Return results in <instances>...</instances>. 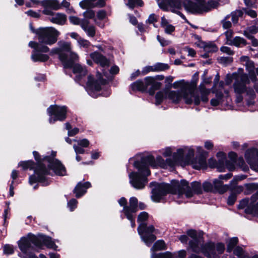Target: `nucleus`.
<instances>
[{
  "label": "nucleus",
  "instance_id": "7",
  "mask_svg": "<svg viewBox=\"0 0 258 258\" xmlns=\"http://www.w3.org/2000/svg\"><path fill=\"white\" fill-rule=\"evenodd\" d=\"M32 244L39 248L41 247L42 245L54 249H56L57 248V246L49 237L45 235L37 237L31 233H29L27 237H22L18 242L19 247L23 253V255L21 256L22 258H37L32 252Z\"/></svg>",
  "mask_w": 258,
  "mask_h": 258
},
{
  "label": "nucleus",
  "instance_id": "12",
  "mask_svg": "<svg viewBox=\"0 0 258 258\" xmlns=\"http://www.w3.org/2000/svg\"><path fill=\"white\" fill-rule=\"evenodd\" d=\"M161 83L156 81L155 79L152 77H147L145 78L144 81L139 80L133 83L130 85L131 89L133 91H146L148 90V93L150 95H153L155 91L160 88Z\"/></svg>",
  "mask_w": 258,
  "mask_h": 258
},
{
  "label": "nucleus",
  "instance_id": "3",
  "mask_svg": "<svg viewBox=\"0 0 258 258\" xmlns=\"http://www.w3.org/2000/svg\"><path fill=\"white\" fill-rule=\"evenodd\" d=\"M152 187L151 199L155 202H160L168 193L172 194L174 199L178 203H186L195 194L202 192L201 183L194 181L190 186L185 180H173L172 184L165 183H158L156 182L150 183Z\"/></svg>",
  "mask_w": 258,
  "mask_h": 258
},
{
  "label": "nucleus",
  "instance_id": "14",
  "mask_svg": "<svg viewBox=\"0 0 258 258\" xmlns=\"http://www.w3.org/2000/svg\"><path fill=\"white\" fill-rule=\"evenodd\" d=\"M29 46L33 50L32 52L31 58L34 62H46L49 56L46 53L49 52V48L46 45H41L38 43L31 41L29 43Z\"/></svg>",
  "mask_w": 258,
  "mask_h": 258
},
{
  "label": "nucleus",
  "instance_id": "15",
  "mask_svg": "<svg viewBox=\"0 0 258 258\" xmlns=\"http://www.w3.org/2000/svg\"><path fill=\"white\" fill-rule=\"evenodd\" d=\"M238 209H243L246 214L253 216L258 215V191L250 199L242 200L238 205Z\"/></svg>",
  "mask_w": 258,
  "mask_h": 258
},
{
  "label": "nucleus",
  "instance_id": "29",
  "mask_svg": "<svg viewBox=\"0 0 258 258\" xmlns=\"http://www.w3.org/2000/svg\"><path fill=\"white\" fill-rule=\"evenodd\" d=\"M43 7H49L53 10H58L61 9V5L58 0H43L42 1Z\"/></svg>",
  "mask_w": 258,
  "mask_h": 258
},
{
  "label": "nucleus",
  "instance_id": "8",
  "mask_svg": "<svg viewBox=\"0 0 258 258\" xmlns=\"http://www.w3.org/2000/svg\"><path fill=\"white\" fill-rule=\"evenodd\" d=\"M96 77L94 80L91 76L88 77L86 88L88 93L93 98H97L100 95L109 96L111 92L106 85L108 81L112 79V76L103 70L102 74L98 73Z\"/></svg>",
  "mask_w": 258,
  "mask_h": 258
},
{
  "label": "nucleus",
  "instance_id": "53",
  "mask_svg": "<svg viewBox=\"0 0 258 258\" xmlns=\"http://www.w3.org/2000/svg\"><path fill=\"white\" fill-rule=\"evenodd\" d=\"M78 43L80 47L84 48H88L90 45V42L88 40L82 38L78 40Z\"/></svg>",
  "mask_w": 258,
  "mask_h": 258
},
{
  "label": "nucleus",
  "instance_id": "31",
  "mask_svg": "<svg viewBox=\"0 0 258 258\" xmlns=\"http://www.w3.org/2000/svg\"><path fill=\"white\" fill-rule=\"evenodd\" d=\"M228 157L230 161H227L226 163V166L227 168L230 171L234 169V163L237 159V154L233 152H230L228 154Z\"/></svg>",
  "mask_w": 258,
  "mask_h": 258
},
{
  "label": "nucleus",
  "instance_id": "63",
  "mask_svg": "<svg viewBox=\"0 0 258 258\" xmlns=\"http://www.w3.org/2000/svg\"><path fill=\"white\" fill-rule=\"evenodd\" d=\"M157 39L162 46H167L170 43L169 41L166 40L163 38H161L159 35L157 36Z\"/></svg>",
  "mask_w": 258,
  "mask_h": 258
},
{
  "label": "nucleus",
  "instance_id": "52",
  "mask_svg": "<svg viewBox=\"0 0 258 258\" xmlns=\"http://www.w3.org/2000/svg\"><path fill=\"white\" fill-rule=\"evenodd\" d=\"M70 22L74 25H79L81 26V23L84 19H80L75 16H71L69 17Z\"/></svg>",
  "mask_w": 258,
  "mask_h": 258
},
{
  "label": "nucleus",
  "instance_id": "32",
  "mask_svg": "<svg viewBox=\"0 0 258 258\" xmlns=\"http://www.w3.org/2000/svg\"><path fill=\"white\" fill-rule=\"evenodd\" d=\"M166 98H167V90H163L158 92L155 95V104L157 105L160 104Z\"/></svg>",
  "mask_w": 258,
  "mask_h": 258
},
{
  "label": "nucleus",
  "instance_id": "61",
  "mask_svg": "<svg viewBox=\"0 0 258 258\" xmlns=\"http://www.w3.org/2000/svg\"><path fill=\"white\" fill-rule=\"evenodd\" d=\"M163 28L164 29L165 33L169 34H171V33L175 30V27L171 24L165 25Z\"/></svg>",
  "mask_w": 258,
  "mask_h": 258
},
{
  "label": "nucleus",
  "instance_id": "6",
  "mask_svg": "<svg viewBox=\"0 0 258 258\" xmlns=\"http://www.w3.org/2000/svg\"><path fill=\"white\" fill-rule=\"evenodd\" d=\"M187 233L193 239L189 242V245L195 252H201L206 256L211 258L216 255V251L218 254H221L225 250V245L222 243H218L216 245L211 242L204 244L202 234L195 230H188Z\"/></svg>",
  "mask_w": 258,
  "mask_h": 258
},
{
  "label": "nucleus",
  "instance_id": "33",
  "mask_svg": "<svg viewBox=\"0 0 258 258\" xmlns=\"http://www.w3.org/2000/svg\"><path fill=\"white\" fill-rule=\"evenodd\" d=\"M201 47L207 52H214L217 51L218 48L216 45L212 42H202Z\"/></svg>",
  "mask_w": 258,
  "mask_h": 258
},
{
  "label": "nucleus",
  "instance_id": "56",
  "mask_svg": "<svg viewBox=\"0 0 258 258\" xmlns=\"http://www.w3.org/2000/svg\"><path fill=\"white\" fill-rule=\"evenodd\" d=\"M229 18L230 16L228 15L222 21L223 27L224 29H229L231 27V23L229 21L227 20Z\"/></svg>",
  "mask_w": 258,
  "mask_h": 258
},
{
  "label": "nucleus",
  "instance_id": "26",
  "mask_svg": "<svg viewBox=\"0 0 258 258\" xmlns=\"http://www.w3.org/2000/svg\"><path fill=\"white\" fill-rule=\"evenodd\" d=\"M213 187L214 191H217L220 194H223L229 189V184L224 185L223 182L219 178L215 179L213 182Z\"/></svg>",
  "mask_w": 258,
  "mask_h": 258
},
{
  "label": "nucleus",
  "instance_id": "27",
  "mask_svg": "<svg viewBox=\"0 0 258 258\" xmlns=\"http://www.w3.org/2000/svg\"><path fill=\"white\" fill-rule=\"evenodd\" d=\"M241 63L245 66L249 74L254 73L255 67L254 62L247 56H242L240 58Z\"/></svg>",
  "mask_w": 258,
  "mask_h": 258
},
{
  "label": "nucleus",
  "instance_id": "35",
  "mask_svg": "<svg viewBox=\"0 0 258 258\" xmlns=\"http://www.w3.org/2000/svg\"><path fill=\"white\" fill-rule=\"evenodd\" d=\"M246 44V41L244 39L240 37L236 36L233 39L232 44H229V45H234L240 47L245 46Z\"/></svg>",
  "mask_w": 258,
  "mask_h": 258
},
{
  "label": "nucleus",
  "instance_id": "43",
  "mask_svg": "<svg viewBox=\"0 0 258 258\" xmlns=\"http://www.w3.org/2000/svg\"><path fill=\"white\" fill-rule=\"evenodd\" d=\"M242 15V13L241 11H236L231 13L230 15H229L230 17H231V20L233 23H236L238 22V18L241 17Z\"/></svg>",
  "mask_w": 258,
  "mask_h": 258
},
{
  "label": "nucleus",
  "instance_id": "59",
  "mask_svg": "<svg viewBox=\"0 0 258 258\" xmlns=\"http://www.w3.org/2000/svg\"><path fill=\"white\" fill-rule=\"evenodd\" d=\"M244 35L248 38V39L252 40V45L253 46H257L258 45V41L256 39L253 38V37L249 34L248 33H247L246 31L244 32Z\"/></svg>",
  "mask_w": 258,
  "mask_h": 258
},
{
  "label": "nucleus",
  "instance_id": "4",
  "mask_svg": "<svg viewBox=\"0 0 258 258\" xmlns=\"http://www.w3.org/2000/svg\"><path fill=\"white\" fill-rule=\"evenodd\" d=\"M173 88H180V91H167V98L174 103L179 102L182 98H183L185 103L199 105L201 100L204 103L208 101V96L210 92L209 89H206L202 84L199 86L201 93V99L196 92L197 82L196 81L187 82L184 80L174 82Z\"/></svg>",
  "mask_w": 258,
  "mask_h": 258
},
{
  "label": "nucleus",
  "instance_id": "45",
  "mask_svg": "<svg viewBox=\"0 0 258 258\" xmlns=\"http://www.w3.org/2000/svg\"><path fill=\"white\" fill-rule=\"evenodd\" d=\"M173 150V149L172 147H168L160 150V152L163 156L167 157L171 156Z\"/></svg>",
  "mask_w": 258,
  "mask_h": 258
},
{
  "label": "nucleus",
  "instance_id": "30",
  "mask_svg": "<svg viewBox=\"0 0 258 258\" xmlns=\"http://www.w3.org/2000/svg\"><path fill=\"white\" fill-rule=\"evenodd\" d=\"M166 249V245L165 243L163 240H159L157 241L153 245V247L151 249V251L152 252L151 255L153 254H156L155 253L156 251L158 250H162ZM158 253V254H159ZM152 258V256H151Z\"/></svg>",
  "mask_w": 258,
  "mask_h": 258
},
{
  "label": "nucleus",
  "instance_id": "25",
  "mask_svg": "<svg viewBox=\"0 0 258 258\" xmlns=\"http://www.w3.org/2000/svg\"><path fill=\"white\" fill-rule=\"evenodd\" d=\"M81 27L85 32L88 36L93 37L96 34V28L94 26L90 25L88 20L84 19L81 24Z\"/></svg>",
  "mask_w": 258,
  "mask_h": 258
},
{
  "label": "nucleus",
  "instance_id": "20",
  "mask_svg": "<svg viewBox=\"0 0 258 258\" xmlns=\"http://www.w3.org/2000/svg\"><path fill=\"white\" fill-rule=\"evenodd\" d=\"M106 0H83L80 3V6L83 9L91 7H102L105 5Z\"/></svg>",
  "mask_w": 258,
  "mask_h": 258
},
{
  "label": "nucleus",
  "instance_id": "49",
  "mask_svg": "<svg viewBox=\"0 0 258 258\" xmlns=\"http://www.w3.org/2000/svg\"><path fill=\"white\" fill-rule=\"evenodd\" d=\"M246 178V176L244 175H240L236 176L234 178L230 181V185L231 186L236 185L238 181L242 180Z\"/></svg>",
  "mask_w": 258,
  "mask_h": 258
},
{
  "label": "nucleus",
  "instance_id": "10",
  "mask_svg": "<svg viewBox=\"0 0 258 258\" xmlns=\"http://www.w3.org/2000/svg\"><path fill=\"white\" fill-rule=\"evenodd\" d=\"M58 47L52 48L50 52V55L58 54L59 58L63 63L64 68H71L73 63L78 60V54L71 51L70 42L63 40L57 43Z\"/></svg>",
  "mask_w": 258,
  "mask_h": 258
},
{
  "label": "nucleus",
  "instance_id": "40",
  "mask_svg": "<svg viewBox=\"0 0 258 258\" xmlns=\"http://www.w3.org/2000/svg\"><path fill=\"white\" fill-rule=\"evenodd\" d=\"M224 34L225 35V43L226 44L229 45L232 44V41L233 38V32L232 30L229 29L225 32Z\"/></svg>",
  "mask_w": 258,
  "mask_h": 258
},
{
  "label": "nucleus",
  "instance_id": "22",
  "mask_svg": "<svg viewBox=\"0 0 258 258\" xmlns=\"http://www.w3.org/2000/svg\"><path fill=\"white\" fill-rule=\"evenodd\" d=\"M48 20L52 23L62 26L66 23L67 17L64 14L55 13L51 17H49Z\"/></svg>",
  "mask_w": 258,
  "mask_h": 258
},
{
  "label": "nucleus",
  "instance_id": "58",
  "mask_svg": "<svg viewBox=\"0 0 258 258\" xmlns=\"http://www.w3.org/2000/svg\"><path fill=\"white\" fill-rule=\"evenodd\" d=\"M150 72H155L154 66L144 67L142 69V74L143 75H145Z\"/></svg>",
  "mask_w": 258,
  "mask_h": 258
},
{
  "label": "nucleus",
  "instance_id": "54",
  "mask_svg": "<svg viewBox=\"0 0 258 258\" xmlns=\"http://www.w3.org/2000/svg\"><path fill=\"white\" fill-rule=\"evenodd\" d=\"M4 253L6 254H11L14 253L13 246L10 244H6L4 246Z\"/></svg>",
  "mask_w": 258,
  "mask_h": 258
},
{
  "label": "nucleus",
  "instance_id": "1",
  "mask_svg": "<svg viewBox=\"0 0 258 258\" xmlns=\"http://www.w3.org/2000/svg\"><path fill=\"white\" fill-rule=\"evenodd\" d=\"M196 149L201 155L196 158H194L195 150L192 147L184 146L178 149L173 154L172 158H167L166 160L159 155L156 159L152 156H148L142 158L141 162L135 161L134 166L138 169V172H132L128 174L130 183L135 188H143L148 182L147 177L150 174L149 166L153 168H167L174 167L177 164L181 166L190 164L196 169L206 168V159L204 156L205 152L200 146H197Z\"/></svg>",
  "mask_w": 258,
  "mask_h": 258
},
{
  "label": "nucleus",
  "instance_id": "47",
  "mask_svg": "<svg viewBox=\"0 0 258 258\" xmlns=\"http://www.w3.org/2000/svg\"><path fill=\"white\" fill-rule=\"evenodd\" d=\"M203 187L204 190L205 191H207V192L214 191V187H213V183L212 184L211 183H210L208 181H205L203 183Z\"/></svg>",
  "mask_w": 258,
  "mask_h": 258
},
{
  "label": "nucleus",
  "instance_id": "42",
  "mask_svg": "<svg viewBox=\"0 0 258 258\" xmlns=\"http://www.w3.org/2000/svg\"><path fill=\"white\" fill-rule=\"evenodd\" d=\"M155 72L163 71L168 69L169 66L167 64L158 62L154 65Z\"/></svg>",
  "mask_w": 258,
  "mask_h": 258
},
{
  "label": "nucleus",
  "instance_id": "51",
  "mask_svg": "<svg viewBox=\"0 0 258 258\" xmlns=\"http://www.w3.org/2000/svg\"><path fill=\"white\" fill-rule=\"evenodd\" d=\"M77 204L78 201L73 199L68 202V207L71 211H73L77 208Z\"/></svg>",
  "mask_w": 258,
  "mask_h": 258
},
{
  "label": "nucleus",
  "instance_id": "37",
  "mask_svg": "<svg viewBox=\"0 0 258 258\" xmlns=\"http://www.w3.org/2000/svg\"><path fill=\"white\" fill-rule=\"evenodd\" d=\"M245 189L244 190V195H249L255 190L258 189V184L257 183H248L244 184Z\"/></svg>",
  "mask_w": 258,
  "mask_h": 258
},
{
  "label": "nucleus",
  "instance_id": "38",
  "mask_svg": "<svg viewBox=\"0 0 258 258\" xmlns=\"http://www.w3.org/2000/svg\"><path fill=\"white\" fill-rule=\"evenodd\" d=\"M234 168L235 166H239L243 171H246L248 170V166L245 164L242 157H239L234 163Z\"/></svg>",
  "mask_w": 258,
  "mask_h": 258
},
{
  "label": "nucleus",
  "instance_id": "48",
  "mask_svg": "<svg viewBox=\"0 0 258 258\" xmlns=\"http://www.w3.org/2000/svg\"><path fill=\"white\" fill-rule=\"evenodd\" d=\"M83 15L85 17L84 19H93L94 20V18H95V13L91 10H87L84 13Z\"/></svg>",
  "mask_w": 258,
  "mask_h": 258
},
{
  "label": "nucleus",
  "instance_id": "16",
  "mask_svg": "<svg viewBox=\"0 0 258 258\" xmlns=\"http://www.w3.org/2000/svg\"><path fill=\"white\" fill-rule=\"evenodd\" d=\"M47 112L49 116V123H53L57 120L63 121L66 119L67 108L65 106L51 105L47 108Z\"/></svg>",
  "mask_w": 258,
  "mask_h": 258
},
{
  "label": "nucleus",
  "instance_id": "41",
  "mask_svg": "<svg viewBox=\"0 0 258 258\" xmlns=\"http://www.w3.org/2000/svg\"><path fill=\"white\" fill-rule=\"evenodd\" d=\"M126 218L131 221V226L133 228H134L135 225V216L136 214H133L129 213L127 210H125V213H124Z\"/></svg>",
  "mask_w": 258,
  "mask_h": 258
},
{
  "label": "nucleus",
  "instance_id": "11",
  "mask_svg": "<svg viewBox=\"0 0 258 258\" xmlns=\"http://www.w3.org/2000/svg\"><path fill=\"white\" fill-rule=\"evenodd\" d=\"M148 218V214L146 212H142L139 215L138 222L140 225L138 228V232L142 240L148 246H150L155 240L156 237L153 234L155 230L154 226H147L146 221Z\"/></svg>",
  "mask_w": 258,
  "mask_h": 258
},
{
  "label": "nucleus",
  "instance_id": "13",
  "mask_svg": "<svg viewBox=\"0 0 258 258\" xmlns=\"http://www.w3.org/2000/svg\"><path fill=\"white\" fill-rule=\"evenodd\" d=\"M35 34L40 44L51 45L56 42L60 32L54 27H47L37 29Z\"/></svg>",
  "mask_w": 258,
  "mask_h": 258
},
{
  "label": "nucleus",
  "instance_id": "34",
  "mask_svg": "<svg viewBox=\"0 0 258 258\" xmlns=\"http://www.w3.org/2000/svg\"><path fill=\"white\" fill-rule=\"evenodd\" d=\"M233 253L239 258H246L247 253L240 246H237L235 247Z\"/></svg>",
  "mask_w": 258,
  "mask_h": 258
},
{
  "label": "nucleus",
  "instance_id": "39",
  "mask_svg": "<svg viewBox=\"0 0 258 258\" xmlns=\"http://www.w3.org/2000/svg\"><path fill=\"white\" fill-rule=\"evenodd\" d=\"M223 96L221 93H217L216 94V98L211 99V104L212 106H216L220 103H222L223 102Z\"/></svg>",
  "mask_w": 258,
  "mask_h": 258
},
{
  "label": "nucleus",
  "instance_id": "57",
  "mask_svg": "<svg viewBox=\"0 0 258 258\" xmlns=\"http://www.w3.org/2000/svg\"><path fill=\"white\" fill-rule=\"evenodd\" d=\"M220 50L225 53H226L229 55H232L234 54V51L228 46H222L220 48Z\"/></svg>",
  "mask_w": 258,
  "mask_h": 258
},
{
  "label": "nucleus",
  "instance_id": "19",
  "mask_svg": "<svg viewBox=\"0 0 258 258\" xmlns=\"http://www.w3.org/2000/svg\"><path fill=\"white\" fill-rule=\"evenodd\" d=\"M90 56L95 63L102 68H108L110 64V61L108 59L97 51L90 53Z\"/></svg>",
  "mask_w": 258,
  "mask_h": 258
},
{
  "label": "nucleus",
  "instance_id": "55",
  "mask_svg": "<svg viewBox=\"0 0 258 258\" xmlns=\"http://www.w3.org/2000/svg\"><path fill=\"white\" fill-rule=\"evenodd\" d=\"M74 141L77 142L78 145L82 147H87L89 145V141L86 139L81 140H74Z\"/></svg>",
  "mask_w": 258,
  "mask_h": 258
},
{
  "label": "nucleus",
  "instance_id": "44",
  "mask_svg": "<svg viewBox=\"0 0 258 258\" xmlns=\"http://www.w3.org/2000/svg\"><path fill=\"white\" fill-rule=\"evenodd\" d=\"M229 189L236 194H240L244 190V187L241 185H237L236 184L234 185H233V186H231L230 185V183L229 184Z\"/></svg>",
  "mask_w": 258,
  "mask_h": 258
},
{
  "label": "nucleus",
  "instance_id": "50",
  "mask_svg": "<svg viewBox=\"0 0 258 258\" xmlns=\"http://www.w3.org/2000/svg\"><path fill=\"white\" fill-rule=\"evenodd\" d=\"M60 5H61V8L62 7H64V8H66L67 9V12L68 13H74V9H73V8H70V4L69 2L66 1V0H63L61 3H60Z\"/></svg>",
  "mask_w": 258,
  "mask_h": 258
},
{
  "label": "nucleus",
  "instance_id": "2",
  "mask_svg": "<svg viewBox=\"0 0 258 258\" xmlns=\"http://www.w3.org/2000/svg\"><path fill=\"white\" fill-rule=\"evenodd\" d=\"M33 154L37 162L36 168L34 162L32 160L22 161L18 164L24 170L34 169V174L29 177V182L30 184L39 182L42 185L46 186L49 184V182L46 178V175H52L53 174L59 176L66 175L65 167L59 160L54 158L56 156L55 152L52 151L51 156L47 155L43 157L36 151H34Z\"/></svg>",
  "mask_w": 258,
  "mask_h": 258
},
{
  "label": "nucleus",
  "instance_id": "5",
  "mask_svg": "<svg viewBox=\"0 0 258 258\" xmlns=\"http://www.w3.org/2000/svg\"><path fill=\"white\" fill-rule=\"evenodd\" d=\"M196 2L193 3L190 0H157L159 7L166 10L167 5L171 8V11L177 13L182 19H185V16L178 11L183 6L185 10L192 14H201L204 12H208L212 9L217 7V2L210 1L206 2L205 0H195Z\"/></svg>",
  "mask_w": 258,
  "mask_h": 258
},
{
  "label": "nucleus",
  "instance_id": "46",
  "mask_svg": "<svg viewBox=\"0 0 258 258\" xmlns=\"http://www.w3.org/2000/svg\"><path fill=\"white\" fill-rule=\"evenodd\" d=\"M218 61L219 63L223 64L224 65H227L233 61V58L232 57L228 56V57H221L219 58Z\"/></svg>",
  "mask_w": 258,
  "mask_h": 258
},
{
  "label": "nucleus",
  "instance_id": "24",
  "mask_svg": "<svg viewBox=\"0 0 258 258\" xmlns=\"http://www.w3.org/2000/svg\"><path fill=\"white\" fill-rule=\"evenodd\" d=\"M71 68H73V73L76 74L77 81H80L82 79L83 77L85 76L87 74V70L85 66H81L80 64H76L73 65Z\"/></svg>",
  "mask_w": 258,
  "mask_h": 258
},
{
  "label": "nucleus",
  "instance_id": "28",
  "mask_svg": "<svg viewBox=\"0 0 258 258\" xmlns=\"http://www.w3.org/2000/svg\"><path fill=\"white\" fill-rule=\"evenodd\" d=\"M127 210L130 213L136 214L138 211V199L136 197H132L130 199V206L124 207L122 211L125 213V210Z\"/></svg>",
  "mask_w": 258,
  "mask_h": 258
},
{
  "label": "nucleus",
  "instance_id": "9",
  "mask_svg": "<svg viewBox=\"0 0 258 258\" xmlns=\"http://www.w3.org/2000/svg\"><path fill=\"white\" fill-rule=\"evenodd\" d=\"M234 83L233 88L234 93L237 96L236 101L237 103L240 102L243 100L242 94H245L246 95L250 98L255 96V92L251 88L247 87V85L250 82L248 75L243 73V69L239 68L237 73H234Z\"/></svg>",
  "mask_w": 258,
  "mask_h": 258
},
{
  "label": "nucleus",
  "instance_id": "21",
  "mask_svg": "<svg viewBox=\"0 0 258 258\" xmlns=\"http://www.w3.org/2000/svg\"><path fill=\"white\" fill-rule=\"evenodd\" d=\"M107 20L106 12L104 10L99 11L96 14L95 18H94L95 23L101 28H103L105 27Z\"/></svg>",
  "mask_w": 258,
  "mask_h": 258
},
{
  "label": "nucleus",
  "instance_id": "23",
  "mask_svg": "<svg viewBox=\"0 0 258 258\" xmlns=\"http://www.w3.org/2000/svg\"><path fill=\"white\" fill-rule=\"evenodd\" d=\"M91 186V183L89 182H86L82 183L79 182L74 189V192L76 194L77 198L81 197L87 191V189Z\"/></svg>",
  "mask_w": 258,
  "mask_h": 258
},
{
  "label": "nucleus",
  "instance_id": "36",
  "mask_svg": "<svg viewBox=\"0 0 258 258\" xmlns=\"http://www.w3.org/2000/svg\"><path fill=\"white\" fill-rule=\"evenodd\" d=\"M238 242V239L237 237H232L230 238L227 243V251L231 252L236 246Z\"/></svg>",
  "mask_w": 258,
  "mask_h": 258
},
{
  "label": "nucleus",
  "instance_id": "62",
  "mask_svg": "<svg viewBox=\"0 0 258 258\" xmlns=\"http://www.w3.org/2000/svg\"><path fill=\"white\" fill-rule=\"evenodd\" d=\"M25 13L28 16L31 17L35 18H39L40 16V15L39 14V13L38 12H36L32 10L27 11Z\"/></svg>",
  "mask_w": 258,
  "mask_h": 258
},
{
  "label": "nucleus",
  "instance_id": "64",
  "mask_svg": "<svg viewBox=\"0 0 258 258\" xmlns=\"http://www.w3.org/2000/svg\"><path fill=\"white\" fill-rule=\"evenodd\" d=\"M44 10L42 11V13L45 15L51 17L55 13H53L51 9L49 7H44Z\"/></svg>",
  "mask_w": 258,
  "mask_h": 258
},
{
  "label": "nucleus",
  "instance_id": "17",
  "mask_svg": "<svg viewBox=\"0 0 258 258\" xmlns=\"http://www.w3.org/2000/svg\"><path fill=\"white\" fill-rule=\"evenodd\" d=\"M244 157L251 168L258 172V149L255 148L247 149L245 152Z\"/></svg>",
  "mask_w": 258,
  "mask_h": 258
},
{
  "label": "nucleus",
  "instance_id": "18",
  "mask_svg": "<svg viewBox=\"0 0 258 258\" xmlns=\"http://www.w3.org/2000/svg\"><path fill=\"white\" fill-rule=\"evenodd\" d=\"M186 255V251L182 249L174 252L166 251L159 254H153L152 258H185Z\"/></svg>",
  "mask_w": 258,
  "mask_h": 258
},
{
  "label": "nucleus",
  "instance_id": "60",
  "mask_svg": "<svg viewBox=\"0 0 258 258\" xmlns=\"http://www.w3.org/2000/svg\"><path fill=\"white\" fill-rule=\"evenodd\" d=\"M236 200V195L235 194H231L228 197L227 204L229 205H232Z\"/></svg>",
  "mask_w": 258,
  "mask_h": 258
}]
</instances>
